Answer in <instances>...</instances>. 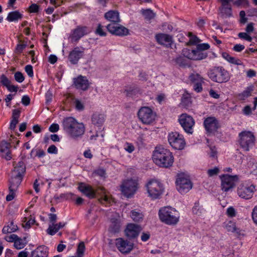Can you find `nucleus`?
<instances>
[{"label": "nucleus", "instance_id": "24", "mask_svg": "<svg viewBox=\"0 0 257 257\" xmlns=\"http://www.w3.org/2000/svg\"><path fill=\"white\" fill-rule=\"evenodd\" d=\"M74 85L77 89L85 91L89 87V83L86 77L81 75L74 79Z\"/></svg>", "mask_w": 257, "mask_h": 257}, {"label": "nucleus", "instance_id": "62", "mask_svg": "<svg viewBox=\"0 0 257 257\" xmlns=\"http://www.w3.org/2000/svg\"><path fill=\"white\" fill-rule=\"evenodd\" d=\"M59 129V126L57 123H53L50 126L49 128V131L52 133H55L58 132Z\"/></svg>", "mask_w": 257, "mask_h": 257}, {"label": "nucleus", "instance_id": "2", "mask_svg": "<svg viewBox=\"0 0 257 257\" xmlns=\"http://www.w3.org/2000/svg\"><path fill=\"white\" fill-rule=\"evenodd\" d=\"M63 125L64 130L74 139L81 137L84 134L85 129L84 124L78 122L72 117L65 118Z\"/></svg>", "mask_w": 257, "mask_h": 257}, {"label": "nucleus", "instance_id": "41", "mask_svg": "<svg viewBox=\"0 0 257 257\" xmlns=\"http://www.w3.org/2000/svg\"><path fill=\"white\" fill-rule=\"evenodd\" d=\"M253 90L252 87H248L241 93L239 95L241 99H244L251 95V92Z\"/></svg>", "mask_w": 257, "mask_h": 257}, {"label": "nucleus", "instance_id": "50", "mask_svg": "<svg viewBox=\"0 0 257 257\" xmlns=\"http://www.w3.org/2000/svg\"><path fill=\"white\" fill-rule=\"evenodd\" d=\"M238 36L239 38L245 40L248 42H251L252 41V38L247 34V33H239L238 34Z\"/></svg>", "mask_w": 257, "mask_h": 257}, {"label": "nucleus", "instance_id": "30", "mask_svg": "<svg viewBox=\"0 0 257 257\" xmlns=\"http://www.w3.org/2000/svg\"><path fill=\"white\" fill-rule=\"evenodd\" d=\"M105 120L104 115L97 112L94 113L91 117L92 124L98 127L102 126Z\"/></svg>", "mask_w": 257, "mask_h": 257}, {"label": "nucleus", "instance_id": "33", "mask_svg": "<svg viewBox=\"0 0 257 257\" xmlns=\"http://www.w3.org/2000/svg\"><path fill=\"white\" fill-rule=\"evenodd\" d=\"M18 227L16 224H15L13 221H11L7 225L5 226L2 230L3 233H10L17 231Z\"/></svg>", "mask_w": 257, "mask_h": 257}, {"label": "nucleus", "instance_id": "58", "mask_svg": "<svg viewBox=\"0 0 257 257\" xmlns=\"http://www.w3.org/2000/svg\"><path fill=\"white\" fill-rule=\"evenodd\" d=\"M124 149L129 153H131L135 150V147L133 144L126 143L124 146Z\"/></svg>", "mask_w": 257, "mask_h": 257}, {"label": "nucleus", "instance_id": "42", "mask_svg": "<svg viewBox=\"0 0 257 257\" xmlns=\"http://www.w3.org/2000/svg\"><path fill=\"white\" fill-rule=\"evenodd\" d=\"M191 103L190 97L188 95H183L182 98V105L187 108L190 105Z\"/></svg>", "mask_w": 257, "mask_h": 257}, {"label": "nucleus", "instance_id": "63", "mask_svg": "<svg viewBox=\"0 0 257 257\" xmlns=\"http://www.w3.org/2000/svg\"><path fill=\"white\" fill-rule=\"evenodd\" d=\"M227 214L230 217L235 216L236 215V212L234 208L232 207H230L227 208L226 211Z\"/></svg>", "mask_w": 257, "mask_h": 257}, {"label": "nucleus", "instance_id": "53", "mask_svg": "<svg viewBox=\"0 0 257 257\" xmlns=\"http://www.w3.org/2000/svg\"><path fill=\"white\" fill-rule=\"evenodd\" d=\"M26 44H18L15 50V53L17 54H20L22 52V51L26 48Z\"/></svg>", "mask_w": 257, "mask_h": 257}, {"label": "nucleus", "instance_id": "29", "mask_svg": "<svg viewBox=\"0 0 257 257\" xmlns=\"http://www.w3.org/2000/svg\"><path fill=\"white\" fill-rule=\"evenodd\" d=\"M48 249L45 245H41L31 252L30 257H48Z\"/></svg>", "mask_w": 257, "mask_h": 257}, {"label": "nucleus", "instance_id": "4", "mask_svg": "<svg viewBox=\"0 0 257 257\" xmlns=\"http://www.w3.org/2000/svg\"><path fill=\"white\" fill-rule=\"evenodd\" d=\"M148 196L153 199L159 198L163 194L164 188L162 184L155 179L149 180L146 184Z\"/></svg>", "mask_w": 257, "mask_h": 257}, {"label": "nucleus", "instance_id": "25", "mask_svg": "<svg viewBox=\"0 0 257 257\" xmlns=\"http://www.w3.org/2000/svg\"><path fill=\"white\" fill-rule=\"evenodd\" d=\"M14 168L12 174L15 176L23 178L26 172V165L25 163L22 161H19L14 164Z\"/></svg>", "mask_w": 257, "mask_h": 257}, {"label": "nucleus", "instance_id": "54", "mask_svg": "<svg viewBox=\"0 0 257 257\" xmlns=\"http://www.w3.org/2000/svg\"><path fill=\"white\" fill-rule=\"evenodd\" d=\"M209 47V45L207 43L198 44L196 47L197 48L202 52H204L205 50H208Z\"/></svg>", "mask_w": 257, "mask_h": 257}, {"label": "nucleus", "instance_id": "38", "mask_svg": "<svg viewBox=\"0 0 257 257\" xmlns=\"http://www.w3.org/2000/svg\"><path fill=\"white\" fill-rule=\"evenodd\" d=\"M97 193L102 195L99 199V201L103 203V202L110 203L111 198L108 197L105 193V190L103 188H100L97 190Z\"/></svg>", "mask_w": 257, "mask_h": 257}, {"label": "nucleus", "instance_id": "27", "mask_svg": "<svg viewBox=\"0 0 257 257\" xmlns=\"http://www.w3.org/2000/svg\"><path fill=\"white\" fill-rule=\"evenodd\" d=\"M223 227L229 232H236L239 235H244V231L236 228L235 223L231 220H227L223 224Z\"/></svg>", "mask_w": 257, "mask_h": 257}, {"label": "nucleus", "instance_id": "56", "mask_svg": "<svg viewBox=\"0 0 257 257\" xmlns=\"http://www.w3.org/2000/svg\"><path fill=\"white\" fill-rule=\"evenodd\" d=\"M45 97H46V103L47 104H48L52 100V98H53L52 92L51 91L48 90L46 93Z\"/></svg>", "mask_w": 257, "mask_h": 257}, {"label": "nucleus", "instance_id": "32", "mask_svg": "<svg viewBox=\"0 0 257 257\" xmlns=\"http://www.w3.org/2000/svg\"><path fill=\"white\" fill-rule=\"evenodd\" d=\"M193 60H201L207 58L208 55L205 52H202L198 48L193 49Z\"/></svg>", "mask_w": 257, "mask_h": 257}, {"label": "nucleus", "instance_id": "28", "mask_svg": "<svg viewBox=\"0 0 257 257\" xmlns=\"http://www.w3.org/2000/svg\"><path fill=\"white\" fill-rule=\"evenodd\" d=\"M104 18L111 22L110 24H118L120 22L119 14L116 11L111 10L104 14Z\"/></svg>", "mask_w": 257, "mask_h": 257}, {"label": "nucleus", "instance_id": "43", "mask_svg": "<svg viewBox=\"0 0 257 257\" xmlns=\"http://www.w3.org/2000/svg\"><path fill=\"white\" fill-rule=\"evenodd\" d=\"M182 54L184 57L193 60V49L190 50L187 48L184 49L182 50Z\"/></svg>", "mask_w": 257, "mask_h": 257}, {"label": "nucleus", "instance_id": "19", "mask_svg": "<svg viewBox=\"0 0 257 257\" xmlns=\"http://www.w3.org/2000/svg\"><path fill=\"white\" fill-rule=\"evenodd\" d=\"M155 37L159 44L167 48L171 47L174 42L172 36L165 33L157 34Z\"/></svg>", "mask_w": 257, "mask_h": 257}, {"label": "nucleus", "instance_id": "23", "mask_svg": "<svg viewBox=\"0 0 257 257\" xmlns=\"http://www.w3.org/2000/svg\"><path fill=\"white\" fill-rule=\"evenodd\" d=\"M11 147L10 143H8L5 141L0 142V155L7 160H10L12 159Z\"/></svg>", "mask_w": 257, "mask_h": 257}, {"label": "nucleus", "instance_id": "39", "mask_svg": "<svg viewBox=\"0 0 257 257\" xmlns=\"http://www.w3.org/2000/svg\"><path fill=\"white\" fill-rule=\"evenodd\" d=\"M120 224L117 219H112L111 223L109 228V231L112 233L118 232L119 230Z\"/></svg>", "mask_w": 257, "mask_h": 257}, {"label": "nucleus", "instance_id": "17", "mask_svg": "<svg viewBox=\"0 0 257 257\" xmlns=\"http://www.w3.org/2000/svg\"><path fill=\"white\" fill-rule=\"evenodd\" d=\"M89 31L86 26H78L74 29L70 36L72 42H77L82 37L88 34Z\"/></svg>", "mask_w": 257, "mask_h": 257}, {"label": "nucleus", "instance_id": "48", "mask_svg": "<svg viewBox=\"0 0 257 257\" xmlns=\"http://www.w3.org/2000/svg\"><path fill=\"white\" fill-rule=\"evenodd\" d=\"M190 40L189 43L192 45H196L200 42V40L196 36L193 35L192 33H189Z\"/></svg>", "mask_w": 257, "mask_h": 257}, {"label": "nucleus", "instance_id": "55", "mask_svg": "<svg viewBox=\"0 0 257 257\" xmlns=\"http://www.w3.org/2000/svg\"><path fill=\"white\" fill-rule=\"evenodd\" d=\"M16 238H18V235L15 234H11L10 235L6 236L5 237V239L10 242H15Z\"/></svg>", "mask_w": 257, "mask_h": 257}, {"label": "nucleus", "instance_id": "21", "mask_svg": "<svg viewBox=\"0 0 257 257\" xmlns=\"http://www.w3.org/2000/svg\"><path fill=\"white\" fill-rule=\"evenodd\" d=\"M190 80L193 84V89L197 92H200L202 90V84L204 79L198 73L192 74Z\"/></svg>", "mask_w": 257, "mask_h": 257}, {"label": "nucleus", "instance_id": "59", "mask_svg": "<svg viewBox=\"0 0 257 257\" xmlns=\"http://www.w3.org/2000/svg\"><path fill=\"white\" fill-rule=\"evenodd\" d=\"M47 152L49 154H57L58 153V149L55 145H52L48 148Z\"/></svg>", "mask_w": 257, "mask_h": 257}, {"label": "nucleus", "instance_id": "61", "mask_svg": "<svg viewBox=\"0 0 257 257\" xmlns=\"http://www.w3.org/2000/svg\"><path fill=\"white\" fill-rule=\"evenodd\" d=\"M252 218L254 223L257 225V205L252 209Z\"/></svg>", "mask_w": 257, "mask_h": 257}, {"label": "nucleus", "instance_id": "10", "mask_svg": "<svg viewBox=\"0 0 257 257\" xmlns=\"http://www.w3.org/2000/svg\"><path fill=\"white\" fill-rule=\"evenodd\" d=\"M168 142L170 145L176 150H182L185 146V141L183 136L177 132L170 133L168 136Z\"/></svg>", "mask_w": 257, "mask_h": 257}, {"label": "nucleus", "instance_id": "37", "mask_svg": "<svg viewBox=\"0 0 257 257\" xmlns=\"http://www.w3.org/2000/svg\"><path fill=\"white\" fill-rule=\"evenodd\" d=\"M26 238H21L18 236L14 242V246L17 249L23 248L27 244Z\"/></svg>", "mask_w": 257, "mask_h": 257}, {"label": "nucleus", "instance_id": "9", "mask_svg": "<svg viewBox=\"0 0 257 257\" xmlns=\"http://www.w3.org/2000/svg\"><path fill=\"white\" fill-rule=\"evenodd\" d=\"M138 184L136 180H126L120 186L121 191L124 196L130 197L135 193L138 189Z\"/></svg>", "mask_w": 257, "mask_h": 257}, {"label": "nucleus", "instance_id": "52", "mask_svg": "<svg viewBox=\"0 0 257 257\" xmlns=\"http://www.w3.org/2000/svg\"><path fill=\"white\" fill-rule=\"evenodd\" d=\"M219 172V169L218 167H214L213 169H209L207 171L208 175L209 177H212L217 175Z\"/></svg>", "mask_w": 257, "mask_h": 257}, {"label": "nucleus", "instance_id": "34", "mask_svg": "<svg viewBox=\"0 0 257 257\" xmlns=\"http://www.w3.org/2000/svg\"><path fill=\"white\" fill-rule=\"evenodd\" d=\"M22 18V15L18 11H14L10 12L7 18V20L10 22L17 21Z\"/></svg>", "mask_w": 257, "mask_h": 257}, {"label": "nucleus", "instance_id": "5", "mask_svg": "<svg viewBox=\"0 0 257 257\" xmlns=\"http://www.w3.org/2000/svg\"><path fill=\"white\" fill-rule=\"evenodd\" d=\"M208 76L212 81L218 83L226 82L230 79L228 72L222 67H215L211 69Z\"/></svg>", "mask_w": 257, "mask_h": 257}, {"label": "nucleus", "instance_id": "22", "mask_svg": "<svg viewBox=\"0 0 257 257\" xmlns=\"http://www.w3.org/2000/svg\"><path fill=\"white\" fill-rule=\"evenodd\" d=\"M141 230V227L140 226L134 223H130L127 225L124 230L125 235L130 239L135 238L138 236Z\"/></svg>", "mask_w": 257, "mask_h": 257}, {"label": "nucleus", "instance_id": "60", "mask_svg": "<svg viewBox=\"0 0 257 257\" xmlns=\"http://www.w3.org/2000/svg\"><path fill=\"white\" fill-rule=\"evenodd\" d=\"M25 71L29 77L33 76V67L31 65H28L25 67Z\"/></svg>", "mask_w": 257, "mask_h": 257}, {"label": "nucleus", "instance_id": "26", "mask_svg": "<svg viewBox=\"0 0 257 257\" xmlns=\"http://www.w3.org/2000/svg\"><path fill=\"white\" fill-rule=\"evenodd\" d=\"M78 190L89 198H93L95 197L96 192L92 187L83 183H80L78 186Z\"/></svg>", "mask_w": 257, "mask_h": 257}, {"label": "nucleus", "instance_id": "13", "mask_svg": "<svg viewBox=\"0 0 257 257\" xmlns=\"http://www.w3.org/2000/svg\"><path fill=\"white\" fill-rule=\"evenodd\" d=\"M177 189L181 194L188 192L192 187L191 181L184 177L183 175H180L176 181Z\"/></svg>", "mask_w": 257, "mask_h": 257}, {"label": "nucleus", "instance_id": "14", "mask_svg": "<svg viewBox=\"0 0 257 257\" xmlns=\"http://www.w3.org/2000/svg\"><path fill=\"white\" fill-rule=\"evenodd\" d=\"M107 31L112 35L118 36H127L129 34L128 29L118 24H109L106 27Z\"/></svg>", "mask_w": 257, "mask_h": 257}, {"label": "nucleus", "instance_id": "45", "mask_svg": "<svg viewBox=\"0 0 257 257\" xmlns=\"http://www.w3.org/2000/svg\"><path fill=\"white\" fill-rule=\"evenodd\" d=\"M85 245L83 242L79 243L77 247V252L78 257H82L85 250Z\"/></svg>", "mask_w": 257, "mask_h": 257}, {"label": "nucleus", "instance_id": "11", "mask_svg": "<svg viewBox=\"0 0 257 257\" xmlns=\"http://www.w3.org/2000/svg\"><path fill=\"white\" fill-rule=\"evenodd\" d=\"M23 178L19 177L18 176H15L12 174V176L9 180V194L6 197V200L8 201L12 200L16 194L19 186L21 183Z\"/></svg>", "mask_w": 257, "mask_h": 257}, {"label": "nucleus", "instance_id": "35", "mask_svg": "<svg viewBox=\"0 0 257 257\" xmlns=\"http://www.w3.org/2000/svg\"><path fill=\"white\" fill-rule=\"evenodd\" d=\"M131 217L134 221L139 222L142 220L144 215L140 210H134L131 212Z\"/></svg>", "mask_w": 257, "mask_h": 257}, {"label": "nucleus", "instance_id": "64", "mask_svg": "<svg viewBox=\"0 0 257 257\" xmlns=\"http://www.w3.org/2000/svg\"><path fill=\"white\" fill-rule=\"evenodd\" d=\"M39 11V6L36 4H32L29 7L30 13H37Z\"/></svg>", "mask_w": 257, "mask_h": 257}, {"label": "nucleus", "instance_id": "20", "mask_svg": "<svg viewBox=\"0 0 257 257\" xmlns=\"http://www.w3.org/2000/svg\"><path fill=\"white\" fill-rule=\"evenodd\" d=\"M204 127L208 133H213L219 127L218 120L214 117H208L203 122Z\"/></svg>", "mask_w": 257, "mask_h": 257}, {"label": "nucleus", "instance_id": "7", "mask_svg": "<svg viewBox=\"0 0 257 257\" xmlns=\"http://www.w3.org/2000/svg\"><path fill=\"white\" fill-rule=\"evenodd\" d=\"M255 190V186L254 185L242 183L238 185L236 192L240 198L248 200L253 197Z\"/></svg>", "mask_w": 257, "mask_h": 257}, {"label": "nucleus", "instance_id": "57", "mask_svg": "<svg viewBox=\"0 0 257 257\" xmlns=\"http://www.w3.org/2000/svg\"><path fill=\"white\" fill-rule=\"evenodd\" d=\"M229 62L230 63L237 65H241L242 64V62L240 60L232 56L231 57Z\"/></svg>", "mask_w": 257, "mask_h": 257}, {"label": "nucleus", "instance_id": "36", "mask_svg": "<svg viewBox=\"0 0 257 257\" xmlns=\"http://www.w3.org/2000/svg\"><path fill=\"white\" fill-rule=\"evenodd\" d=\"M141 13L145 17V19L148 21L154 19L156 16V14L151 9H142L141 10Z\"/></svg>", "mask_w": 257, "mask_h": 257}, {"label": "nucleus", "instance_id": "15", "mask_svg": "<svg viewBox=\"0 0 257 257\" xmlns=\"http://www.w3.org/2000/svg\"><path fill=\"white\" fill-rule=\"evenodd\" d=\"M179 122L184 131L188 134H192L195 121L192 117L186 114H182L179 119Z\"/></svg>", "mask_w": 257, "mask_h": 257}, {"label": "nucleus", "instance_id": "40", "mask_svg": "<svg viewBox=\"0 0 257 257\" xmlns=\"http://www.w3.org/2000/svg\"><path fill=\"white\" fill-rule=\"evenodd\" d=\"M59 230V227L58 226L57 224H55V223H52V224L50 225L48 228L47 230V232L48 234L53 235H54L58 230Z\"/></svg>", "mask_w": 257, "mask_h": 257}, {"label": "nucleus", "instance_id": "18", "mask_svg": "<svg viewBox=\"0 0 257 257\" xmlns=\"http://www.w3.org/2000/svg\"><path fill=\"white\" fill-rule=\"evenodd\" d=\"M221 179L222 190L227 192L234 187L235 181L237 180L238 178L236 175H223Z\"/></svg>", "mask_w": 257, "mask_h": 257}, {"label": "nucleus", "instance_id": "8", "mask_svg": "<svg viewBox=\"0 0 257 257\" xmlns=\"http://www.w3.org/2000/svg\"><path fill=\"white\" fill-rule=\"evenodd\" d=\"M138 115L141 122L145 124H150L155 120L156 113L149 107H141L138 112Z\"/></svg>", "mask_w": 257, "mask_h": 257}, {"label": "nucleus", "instance_id": "44", "mask_svg": "<svg viewBox=\"0 0 257 257\" xmlns=\"http://www.w3.org/2000/svg\"><path fill=\"white\" fill-rule=\"evenodd\" d=\"M95 33L96 35L101 37L106 36V33L104 31L103 26H102L101 24H98L97 25V28L96 29Z\"/></svg>", "mask_w": 257, "mask_h": 257}, {"label": "nucleus", "instance_id": "12", "mask_svg": "<svg viewBox=\"0 0 257 257\" xmlns=\"http://www.w3.org/2000/svg\"><path fill=\"white\" fill-rule=\"evenodd\" d=\"M115 245L117 249L122 254L130 253L134 246L133 242L120 237L115 240Z\"/></svg>", "mask_w": 257, "mask_h": 257}, {"label": "nucleus", "instance_id": "31", "mask_svg": "<svg viewBox=\"0 0 257 257\" xmlns=\"http://www.w3.org/2000/svg\"><path fill=\"white\" fill-rule=\"evenodd\" d=\"M219 14L223 18H227L232 16L231 5H221L219 8Z\"/></svg>", "mask_w": 257, "mask_h": 257}, {"label": "nucleus", "instance_id": "1", "mask_svg": "<svg viewBox=\"0 0 257 257\" xmlns=\"http://www.w3.org/2000/svg\"><path fill=\"white\" fill-rule=\"evenodd\" d=\"M152 158L157 165L163 168L172 166L174 162L172 153L169 150L160 147L156 148Z\"/></svg>", "mask_w": 257, "mask_h": 257}, {"label": "nucleus", "instance_id": "47", "mask_svg": "<svg viewBox=\"0 0 257 257\" xmlns=\"http://www.w3.org/2000/svg\"><path fill=\"white\" fill-rule=\"evenodd\" d=\"M175 62L180 66H185L187 65L186 61L184 57L180 56L175 59Z\"/></svg>", "mask_w": 257, "mask_h": 257}, {"label": "nucleus", "instance_id": "46", "mask_svg": "<svg viewBox=\"0 0 257 257\" xmlns=\"http://www.w3.org/2000/svg\"><path fill=\"white\" fill-rule=\"evenodd\" d=\"M0 80L1 84L6 87H7L10 83H11V81L4 74H3L1 76Z\"/></svg>", "mask_w": 257, "mask_h": 257}, {"label": "nucleus", "instance_id": "16", "mask_svg": "<svg viewBox=\"0 0 257 257\" xmlns=\"http://www.w3.org/2000/svg\"><path fill=\"white\" fill-rule=\"evenodd\" d=\"M85 48L82 47H75L70 52L68 60L72 64H77L78 61L84 56Z\"/></svg>", "mask_w": 257, "mask_h": 257}, {"label": "nucleus", "instance_id": "49", "mask_svg": "<svg viewBox=\"0 0 257 257\" xmlns=\"http://www.w3.org/2000/svg\"><path fill=\"white\" fill-rule=\"evenodd\" d=\"M202 210L203 209L200 206L198 202L195 204V205L192 209L193 212L198 215H200L201 214Z\"/></svg>", "mask_w": 257, "mask_h": 257}, {"label": "nucleus", "instance_id": "6", "mask_svg": "<svg viewBox=\"0 0 257 257\" xmlns=\"http://www.w3.org/2000/svg\"><path fill=\"white\" fill-rule=\"evenodd\" d=\"M239 145L245 151H248L255 145V138L253 133L250 131H243L239 133Z\"/></svg>", "mask_w": 257, "mask_h": 257}, {"label": "nucleus", "instance_id": "51", "mask_svg": "<svg viewBox=\"0 0 257 257\" xmlns=\"http://www.w3.org/2000/svg\"><path fill=\"white\" fill-rule=\"evenodd\" d=\"M15 79L19 83H21L24 80V76L23 74L20 72H17L14 75Z\"/></svg>", "mask_w": 257, "mask_h": 257}, {"label": "nucleus", "instance_id": "3", "mask_svg": "<svg viewBox=\"0 0 257 257\" xmlns=\"http://www.w3.org/2000/svg\"><path fill=\"white\" fill-rule=\"evenodd\" d=\"M159 216L162 222L168 225L176 224L179 221L178 212L171 207H164L161 208L159 211Z\"/></svg>", "mask_w": 257, "mask_h": 257}]
</instances>
